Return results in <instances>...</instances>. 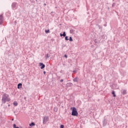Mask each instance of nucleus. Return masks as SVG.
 <instances>
[{
    "instance_id": "obj_1",
    "label": "nucleus",
    "mask_w": 128,
    "mask_h": 128,
    "mask_svg": "<svg viewBox=\"0 0 128 128\" xmlns=\"http://www.w3.org/2000/svg\"><path fill=\"white\" fill-rule=\"evenodd\" d=\"M2 104H5L6 102H10V96L6 94H4L2 97Z\"/></svg>"
},
{
    "instance_id": "obj_2",
    "label": "nucleus",
    "mask_w": 128,
    "mask_h": 128,
    "mask_svg": "<svg viewBox=\"0 0 128 128\" xmlns=\"http://www.w3.org/2000/svg\"><path fill=\"white\" fill-rule=\"evenodd\" d=\"M70 110H72V116H78V110H76V108L75 107H72L70 108Z\"/></svg>"
},
{
    "instance_id": "obj_3",
    "label": "nucleus",
    "mask_w": 128,
    "mask_h": 128,
    "mask_svg": "<svg viewBox=\"0 0 128 128\" xmlns=\"http://www.w3.org/2000/svg\"><path fill=\"white\" fill-rule=\"evenodd\" d=\"M12 8L14 10H16V8H18V3H16V2L12 3Z\"/></svg>"
},
{
    "instance_id": "obj_4",
    "label": "nucleus",
    "mask_w": 128,
    "mask_h": 128,
    "mask_svg": "<svg viewBox=\"0 0 128 128\" xmlns=\"http://www.w3.org/2000/svg\"><path fill=\"white\" fill-rule=\"evenodd\" d=\"M49 118H48V116H44L43 118V124H46V122H48Z\"/></svg>"
},
{
    "instance_id": "obj_5",
    "label": "nucleus",
    "mask_w": 128,
    "mask_h": 128,
    "mask_svg": "<svg viewBox=\"0 0 128 128\" xmlns=\"http://www.w3.org/2000/svg\"><path fill=\"white\" fill-rule=\"evenodd\" d=\"M102 124H103L104 126H106V124H108V120H106V116L104 117V118Z\"/></svg>"
},
{
    "instance_id": "obj_6",
    "label": "nucleus",
    "mask_w": 128,
    "mask_h": 128,
    "mask_svg": "<svg viewBox=\"0 0 128 128\" xmlns=\"http://www.w3.org/2000/svg\"><path fill=\"white\" fill-rule=\"evenodd\" d=\"M2 22H4V14L0 15V25L2 24Z\"/></svg>"
},
{
    "instance_id": "obj_7",
    "label": "nucleus",
    "mask_w": 128,
    "mask_h": 128,
    "mask_svg": "<svg viewBox=\"0 0 128 128\" xmlns=\"http://www.w3.org/2000/svg\"><path fill=\"white\" fill-rule=\"evenodd\" d=\"M39 66H41L40 67L41 70H44V68H46V65H44V63H42V62H40Z\"/></svg>"
},
{
    "instance_id": "obj_8",
    "label": "nucleus",
    "mask_w": 128,
    "mask_h": 128,
    "mask_svg": "<svg viewBox=\"0 0 128 128\" xmlns=\"http://www.w3.org/2000/svg\"><path fill=\"white\" fill-rule=\"evenodd\" d=\"M66 36V32H64L63 34L60 33V36H64H64Z\"/></svg>"
},
{
    "instance_id": "obj_9",
    "label": "nucleus",
    "mask_w": 128,
    "mask_h": 128,
    "mask_svg": "<svg viewBox=\"0 0 128 128\" xmlns=\"http://www.w3.org/2000/svg\"><path fill=\"white\" fill-rule=\"evenodd\" d=\"M22 86V83H19L18 84V88H21Z\"/></svg>"
},
{
    "instance_id": "obj_10",
    "label": "nucleus",
    "mask_w": 128,
    "mask_h": 128,
    "mask_svg": "<svg viewBox=\"0 0 128 128\" xmlns=\"http://www.w3.org/2000/svg\"><path fill=\"white\" fill-rule=\"evenodd\" d=\"M73 82H78V77H76V78L73 80Z\"/></svg>"
},
{
    "instance_id": "obj_11",
    "label": "nucleus",
    "mask_w": 128,
    "mask_h": 128,
    "mask_svg": "<svg viewBox=\"0 0 128 128\" xmlns=\"http://www.w3.org/2000/svg\"><path fill=\"white\" fill-rule=\"evenodd\" d=\"M29 126H36V124H34V122H32L29 124Z\"/></svg>"
},
{
    "instance_id": "obj_12",
    "label": "nucleus",
    "mask_w": 128,
    "mask_h": 128,
    "mask_svg": "<svg viewBox=\"0 0 128 128\" xmlns=\"http://www.w3.org/2000/svg\"><path fill=\"white\" fill-rule=\"evenodd\" d=\"M112 94L113 95V96L114 98H116V92H114V90L112 91Z\"/></svg>"
},
{
    "instance_id": "obj_13",
    "label": "nucleus",
    "mask_w": 128,
    "mask_h": 128,
    "mask_svg": "<svg viewBox=\"0 0 128 128\" xmlns=\"http://www.w3.org/2000/svg\"><path fill=\"white\" fill-rule=\"evenodd\" d=\"M72 86H73L72 83L70 82V83L67 84V86H68V87Z\"/></svg>"
},
{
    "instance_id": "obj_14",
    "label": "nucleus",
    "mask_w": 128,
    "mask_h": 128,
    "mask_svg": "<svg viewBox=\"0 0 128 128\" xmlns=\"http://www.w3.org/2000/svg\"><path fill=\"white\" fill-rule=\"evenodd\" d=\"M14 106H18V102L16 101H15L14 103H13Z\"/></svg>"
},
{
    "instance_id": "obj_15",
    "label": "nucleus",
    "mask_w": 128,
    "mask_h": 128,
    "mask_svg": "<svg viewBox=\"0 0 128 128\" xmlns=\"http://www.w3.org/2000/svg\"><path fill=\"white\" fill-rule=\"evenodd\" d=\"M122 94L124 95L126 94V90H123L122 92Z\"/></svg>"
},
{
    "instance_id": "obj_16",
    "label": "nucleus",
    "mask_w": 128,
    "mask_h": 128,
    "mask_svg": "<svg viewBox=\"0 0 128 128\" xmlns=\"http://www.w3.org/2000/svg\"><path fill=\"white\" fill-rule=\"evenodd\" d=\"M13 128H20V127L16 126V124H13Z\"/></svg>"
},
{
    "instance_id": "obj_17",
    "label": "nucleus",
    "mask_w": 128,
    "mask_h": 128,
    "mask_svg": "<svg viewBox=\"0 0 128 128\" xmlns=\"http://www.w3.org/2000/svg\"><path fill=\"white\" fill-rule=\"evenodd\" d=\"M45 32L46 34H48V32H50V30H46Z\"/></svg>"
},
{
    "instance_id": "obj_18",
    "label": "nucleus",
    "mask_w": 128,
    "mask_h": 128,
    "mask_svg": "<svg viewBox=\"0 0 128 128\" xmlns=\"http://www.w3.org/2000/svg\"><path fill=\"white\" fill-rule=\"evenodd\" d=\"M64 38H65V40H68V36H64Z\"/></svg>"
},
{
    "instance_id": "obj_19",
    "label": "nucleus",
    "mask_w": 128,
    "mask_h": 128,
    "mask_svg": "<svg viewBox=\"0 0 128 128\" xmlns=\"http://www.w3.org/2000/svg\"><path fill=\"white\" fill-rule=\"evenodd\" d=\"M68 40H70V42H72V36H70Z\"/></svg>"
},
{
    "instance_id": "obj_20",
    "label": "nucleus",
    "mask_w": 128,
    "mask_h": 128,
    "mask_svg": "<svg viewBox=\"0 0 128 128\" xmlns=\"http://www.w3.org/2000/svg\"><path fill=\"white\" fill-rule=\"evenodd\" d=\"M74 30H72V29H71L70 30V34H74Z\"/></svg>"
},
{
    "instance_id": "obj_21",
    "label": "nucleus",
    "mask_w": 128,
    "mask_h": 128,
    "mask_svg": "<svg viewBox=\"0 0 128 128\" xmlns=\"http://www.w3.org/2000/svg\"><path fill=\"white\" fill-rule=\"evenodd\" d=\"M50 58V56H48V54H46V60H48Z\"/></svg>"
},
{
    "instance_id": "obj_22",
    "label": "nucleus",
    "mask_w": 128,
    "mask_h": 128,
    "mask_svg": "<svg viewBox=\"0 0 128 128\" xmlns=\"http://www.w3.org/2000/svg\"><path fill=\"white\" fill-rule=\"evenodd\" d=\"M60 128H64V124H61Z\"/></svg>"
},
{
    "instance_id": "obj_23",
    "label": "nucleus",
    "mask_w": 128,
    "mask_h": 128,
    "mask_svg": "<svg viewBox=\"0 0 128 128\" xmlns=\"http://www.w3.org/2000/svg\"><path fill=\"white\" fill-rule=\"evenodd\" d=\"M115 6H116V3H115V2H114V3L112 4V8H114Z\"/></svg>"
},
{
    "instance_id": "obj_24",
    "label": "nucleus",
    "mask_w": 128,
    "mask_h": 128,
    "mask_svg": "<svg viewBox=\"0 0 128 128\" xmlns=\"http://www.w3.org/2000/svg\"><path fill=\"white\" fill-rule=\"evenodd\" d=\"M64 58H68V55H66V54H64Z\"/></svg>"
},
{
    "instance_id": "obj_25",
    "label": "nucleus",
    "mask_w": 128,
    "mask_h": 128,
    "mask_svg": "<svg viewBox=\"0 0 128 128\" xmlns=\"http://www.w3.org/2000/svg\"><path fill=\"white\" fill-rule=\"evenodd\" d=\"M60 82H64V80L63 79H62L60 80Z\"/></svg>"
},
{
    "instance_id": "obj_26",
    "label": "nucleus",
    "mask_w": 128,
    "mask_h": 128,
    "mask_svg": "<svg viewBox=\"0 0 128 128\" xmlns=\"http://www.w3.org/2000/svg\"><path fill=\"white\" fill-rule=\"evenodd\" d=\"M98 27L100 28H100H102V27H100V26H98Z\"/></svg>"
},
{
    "instance_id": "obj_27",
    "label": "nucleus",
    "mask_w": 128,
    "mask_h": 128,
    "mask_svg": "<svg viewBox=\"0 0 128 128\" xmlns=\"http://www.w3.org/2000/svg\"><path fill=\"white\" fill-rule=\"evenodd\" d=\"M14 24H16V20L14 21Z\"/></svg>"
},
{
    "instance_id": "obj_28",
    "label": "nucleus",
    "mask_w": 128,
    "mask_h": 128,
    "mask_svg": "<svg viewBox=\"0 0 128 128\" xmlns=\"http://www.w3.org/2000/svg\"><path fill=\"white\" fill-rule=\"evenodd\" d=\"M46 74V71H44V74Z\"/></svg>"
},
{
    "instance_id": "obj_29",
    "label": "nucleus",
    "mask_w": 128,
    "mask_h": 128,
    "mask_svg": "<svg viewBox=\"0 0 128 128\" xmlns=\"http://www.w3.org/2000/svg\"><path fill=\"white\" fill-rule=\"evenodd\" d=\"M104 26H106V24H104Z\"/></svg>"
},
{
    "instance_id": "obj_30",
    "label": "nucleus",
    "mask_w": 128,
    "mask_h": 128,
    "mask_svg": "<svg viewBox=\"0 0 128 128\" xmlns=\"http://www.w3.org/2000/svg\"><path fill=\"white\" fill-rule=\"evenodd\" d=\"M44 6H46V4H44Z\"/></svg>"
},
{
    "instance_id": "obj_31",
    "label": "nucleus",
    "mask_w": 128,
    "mask_h": 128,
    "mask_svg": "<svg viewBox=\"0 0 128 128\" xmlns=\"http://www.w3.org/2000/svg\"><path fill=\"white\" fill-rule=\"evenodd\" d=\"M36 2H38V0H36Z\"/></svg>"
},
{
    "instance_id": "obj_32",
    "label": "nucleus",
    "mask_w": 128,
    "mask_h": 128,
    "mask_svg": "<svg viewBox=\"0 0 128 128\" xmlns=\"http://www.w3.org/2000/svg\"><path fill=\"white\" fill-rule=\"evenodd\" d=\"M8 106H10V104H8Z\"/></svg>"
},
{
    "instance_id": "obj_33",
    "label": "nucleus",
    "mask_w": 128,
    "mask_h": 128,
    "mask_svg": "<svg viewBox=\"0 0 128 128\" xmlns=\"http://www.w3.org/2000/svg\"><path fill=\"white\" fill-rule=\"evenodd\" d=\"M14 120V119H12V120Z\"/></svg>"
}]
</instances>
